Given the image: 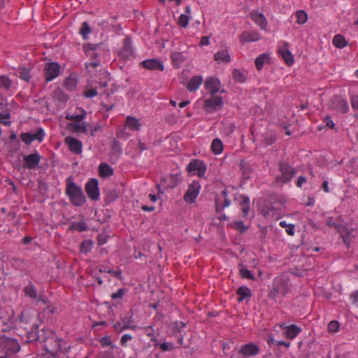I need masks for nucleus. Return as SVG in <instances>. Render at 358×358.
<instances>
[{"mask_svg":"<svg viewBox=\"0 0 358 358\" xmlns=\"http://www.w3.org/2000/svg\"><path fill=\"white\" fill-rule=\"evenodd\" d=\"M36 319L38 322H34L30 330L27 331V342L38 341L45 343V350L51 351L50 348H55V354L57 355H59V352H67L69 346H66V343L62 338L58 337L51 329L43 328L40 330L39 326L42 322L38 317Z\"/></svg>","mask_w":358,"mask_h":358,"instance_id":"f257e3e1","label":"nucleus"},{"mask_svg":"<svg viewBox=\"0 0 358 358\" xmlns=\"http://www.w3.org/2000/svg\"><path fill=\"white\" fill-rule=\"evenodd\" d=\"M65 194L71 204L76 207L83 206L87 201L82 187L74 182L72 176H69L66 178Z\"/></svg>","mask_w":358,"mask_h":358,"instance_id":"f03ea898","label":"nucleus"},{"mask_svg":"<svg viewBox=\"0 0 358 358\" xmlns=\"http://www.w3.org/2000/svg\"><path fill=\"white\" fill-rule=\"evenodd\" d=\"M21 345L17 339L6 335L0 336V358H15Z\"/></svg>","mask_w":358,"mask_h":358,"instance_id":"7ed1b4c3","label":"nucleus"},{"mask_svg":"<svg viewBox=\"0 0 358 358\" xmlns=\"http://www.w3.org/2000/svg\"><path fill=\"white\" fill-rule=\"evenodd\" d=\"M278 170L280 172V175L276 178V181L286 184L289 182L293 177L297 173L296 169L294 167L290 166V164L283 160L279 161Z\"/></svg>","mask_w":358,"mask_h":358,"instance_id":"20e7f679","label":"nucleus"},{"mask_svg":"<svg viewBox=\"0 0 358 358\" xmlns=\"http://www.w3.org/2000/svg\"><path fill=\"white\" fill-rule=\"evenodd\" d=\"M186 169L189 174L203 178L207 171V166L203 161L194 159L190 161Z\"/></svg>","mask_w":358,"mask_h":358,"instance_id":"39448f33","label":"nucleus"},{"mask_svg":"<svg viewBox=\"0 0 358 358\" xmlns=\"http://www.w3.org/2000/svg\"><path fill=\"white\" fill-rule=\"evenodd\" d=\"M224 105L223 98L220 96L212 95L204 101L203 108L207 113H213L220 110Z\"/></svg>","mask_w":358,"mask_h":358,"instance_id":"423d86ee","label":"nucleus"},{"mask_svg":"<svg viewBox=\"0 0 358 358\" xmlns=\"http://www.w3.org/2000/svg\"><path fill=\"white\" fill-rule=\"evenodd\" d=\"M85 192L88 197L94 201H99L100 198V191L99 187V181L96 178H90L85 184Z\"/></svg>","mask_w":358,"mask_h":358,"instance_id":"0eeeda50","label":"nucleus"},{"mask_svg":"<svg viewBox=\"0 0 358 358\" xmlns=\"http://www.w3.org/2000/svg\"><path fill=\"white\" fill-rule=\"evenodd\" d=\"M45 80L48 83L56 78L61 73V66L56 62L46 64L43 70Z\"/></svg>","mask_w":358,"mask_h":358,"instance_id":"6e6552de","label":"nucleus"},{"mask_svg":"<svg viewBox=\"0 0 358 358\" xmlns=\"http://www.w3.org/2000/svg\"><path fill=\"white\" fill-rule=\"evenodd\" d=\"M201 189L200 183L198 181H193L189 185L186 192L184 194V201L192 204L195 202Z\"/></svg>","mask_w":358,"mask_h":358,"instance_id":"1a4fd4ad","label":"nucleus"},{"mask_svg":"<svg viewBox=\"0 0 358 358\" xmlns=\"http://www.w3.org/2000/svg\"><path fill=\"white\" fill-rule=\"evenodd\" d=\"M330 108L341 113H345L349 109L347 101L338 95L334 96L331 98Z\"/></svg>","mask_w":358,"mask_h":358,"instance_id":"9d476101","label":"nucleus"},{"mask_svg":"<svg viewBox=\"0 0 358 358\" xmlns=\"http://www.w3.org/2000/svg\"><path fill=\"white\" fill-rule=\"evenodd\" d=\"M118 55L123 59H129L134 56V51L131 45V38L129 36L124 39V43L122 48L117 51Z\"/></svg>","mask_w":358,"mask_h":358,"instance_id":"9b49d317","label":"nucleus"},{"mask_svg":"<svg viewBox=\"0 0 358 358\" xmlns=\"http://www.w3.org/2000/svg\"><path fill=\"white\" fill-rule=\"evenodd\" d=\"M238 352L245 357H255L259 354L260 348L257 344L250 342L243 345Z\"/></svg>","mask_w":358,"mask_h":358,"instance_id":"f8f14e48","label":"nucleus"},{"mask_svg":"<svg viewBox=\"0 0 358 358\" xmlns=\"http://www.w3.org/2000/svg\"><path fill=\"white\" fill-rule=\"evenodd\" d=\"M140 66L150 71H162L164 69L163 62L157 58L145 59L140 63Z\"/></svg>","mask_w":358,"mask_h":358,"instance_id":"ddd939ff","label":"nucleus"},{"mask_svg":"<svg viewBox=\"0 0 358 358\" xmlns=\"http://www.w3.org/2000/svg\"><path fill=\"white\" fill-rule=\"evenodd\" d=\"M41 155L36 152L29 155H23L24 167L28 169H36L40 163Z\"/></svg>","mask_w":358,"mask_h":358,"instance_id":"4468645a","label":"nucleus"},{"mask_svg":"<svg viewBox=\"0 0 358 358\" xmlns=\"http://www.w3.org/2000/svg\"><path fill=\"white\" fill-rule=\"evenodd\" d=\"M22 141L27 145H29L34 140H37L38 142H41L45 136L44 130L42 128H38L37 132L34 134L30 133H22L21 134Z\"/></svg>","mask_w":358,"mask_h":358,"instance_id":"2eb2a0df","label":"nucleus"},{"mask_svg":"<svg viewBox=\"0 0 358 358\" xmlns=\"http://www.w3.org/2000/svg\"><path fill=\"white\" fill-rule=\"evenodd\" d=\"M64 141L72 153L78 155L82 152L83 143L80 141L73 136H69L65 138Z\"/></svg>","mask_w":358,"mask_h":358,"instance_id":"dca6fc26","label":"nucleus"},{"mask_svg":"<svg viewBox=\"0 0 358 358\" xmlns=\"http://www.w3.org/2000/svg\"><path fill=\"white\" fill-rule=\"evenodd\" d=\"M220 86L221 84L217 78H208L204 83L206 90L209 91L212 95H215L220 91Z\"/></svg>","mask_w":358,"mask_h":358,"instance_id":"f3484780","label":"nucleus"},{"mask_svg":"<svg viewBox=\"0 0 358 358\" xmlns=\"http://www.w3.org/2000/svg\"><path fill=\"white\" fill-rule=\"evenodd\" d=\"M261 39V35L257 31H244L239 36L241 43L255 42Z\"/></svg>","mask_w":358,"mask_h":358,"instance_id":"a211bd4d","label":"nucleus"},{"mask_svg":"<svg viewBox=\"0 0 358 358\" xmlns=\"http://www.w3.org/2000/svg\"><path fill=\"white\" fill-rule=\"evenodd\" d=\"M288 45L289 44L287 42H284V47L278 49V53L281 55L286 64L290 66L294 63V59L293 55L288 49Z\"/></svg>","mask_w":358,"mask_h":358,"instance_id":"6ab92c4d","label":"nucleus"},{"mask_svg":"<svg viewBox=\"0 0 358 358\" xmlns=\"http://www.w3.org/2000/svg\"><path fill=\"white\" fill-rule=\"evenodd\" d=\"M251 19L260 27L262 30H266L267 27V20L262 13L252 10L250 13Z\"/></svg>","mask_w":358,"mask_h":358,"instance_id":"aec40b11","label":"nucleus"},{"mask_svg":"<svg viewBox=\"0 0 358 358\" xmlns=\"http://www.w3.org/2000/svg\"><path fill=\"white\" fill-rule=\"evenodd\" d=\"M88 125V123H85V122H83L81 124L78 122H69L67 123V128L73 133H83L87 134V126Z\"/></svg>","mask_w":358,"mask_h":358,"instance_id":"412c9836","label":"nucleus"},{"mask_svg":"<svg viewBox=\"0 0 358 358\" xmlns=\"http://www.w3.org/2000/svg\"><path fill=\"white\" fill-rule=\"evenodd\" d=\"M273 285L275 287L276 292L282 296H285L288 292L287 283L282 278L275 279Z\"/></svg>","mask_w":358,"mask_h":358,"instance_id":"4be33fe9","label":"nucleus"},{"mask_svg":"<svg viewBox=\"0 0 358 358\" xmlns=\"http://www.w3.org/2000/svg\"><path fill=\"white\" fill-rule=\"evenodd\" d=\"M180 180H181L180 173H171L167 177V178H163L162 179V182H166V180H168L169 182L167 185V188L173 189L178 185Z\"/></svg>","mask_w":358,"mask_h":358,"instance_id":"5701e85b","label":"nucleus"},{"mask_svg":"<svg viewBox=\"0 0 358 358\" xmlns=\"http://www.w3.org/2000/svg\"><path fill=\"white\" fill-rule=\"evenodd\" d=\"M203 82V77L201 76H193L187 85V89L192 92L196 91Z\"/></svg>","mask_w":358,"mask_h":358,"instance_id":"b1692460","label":"nucleus"},{"mask_svg":"<svg viewBox=\"0 0 358 358\" xmlns=\"http://www.w3.org/2000/svg\"><path fill=\"white\" fill-rule=\"evenodd\" d=\"M119 191L115 188L108 189L105 191L104 201L108 205L117 199L119 197Z\"/></svg>","mask_w":358,"mask_h":358,"instance_id":"393cba45","label":"nucleus"},{"mask_svg":"<svg viewBox=\"0 0 358 358\" xmlns=\"http://www.w3.org/2000/svg\"><path fill=\"white\" fill-rule=\"evenodd\" d=\"M285 329L284 334L288 339H294L301 331V329L296 324H290Z\"/></svg>","mask_w":358,"mask_h":358,"instance_id":"a878e982","label":"nucleus"},{"mask_svg":"<svg viewBox=\"0 0 358 358\" xmlns=\"http://www.w3.org/2000/svg\"><path fill=\"white\" fill-rule=\"evenodd\" d=\"M114 173L113 169L108 164L101 162L99 166V175L100 177L107 178Z\"/></svg>","mask_w":358,"mask_h":358,"instance_id":"bb28decb","label":"nucleus"},{"mask_svg":"<svg viewBox=\"0 0 358 358\" xmlns=\"http://www.w3.org/2000/svg\"><path fill=\"white\" fill-rule=\"evenodd\" d=\"M52 99L55 101L66 103L69 100V96L59 87H57L53 92Z\"/></svg>","mask_w":358,"mask_h":358,"instance_id":"cd10ccee","label":"nucleus"},{"mask_svg":"<svg viewBox=\"0 0 358 358\" xmlns=\"http://www.w3.org/2000/svg\"><path fill=\"white\" fill-rule=\"evenodd\" d=\"M241 201L239 202V205L241 206V210L243 213V217H247L249 214V211L250 209V199L246 195H240L239 196Z\"/></svg>","mask_w":358,"mask_h":358,"instance_id":"c85d7f7f","label":"nucleus"},{"mask_svg":"<svg viewBox=\"0 0 358 358\" xmlns=\"http://www.w3.org/2000/svg\"><path fill=\"white\" fill-rule=\"evenodd\" d=\"M255 63L257 69L261 71L264 64L270 63V54L267 52L261 54L255 59Z\"/></svg>","mask_w":358,"mask_h":358,"instance_id":"c756f323","label":"nucleus"},{"mask_svg":"<svg viewBox=\"0 0 358 358\" xmlns=\"http://www.w3.org/2000/svg\"><path fill=\"white\" fill-rule=\"evenodd\" d=\"M236 294L238 296L237 301L238 302L243 301L246 298L252 296V292L247 286H241L236 290Z\"/></svg>","mask_w":358,"mask_h":358,"instance_id":"7c9ffc66","label":"nucleus"},{"mask_svg":"<svg viewBox=\"0 0 358 358\" xmlns=\"http://www.w3.org/2000/svg\"><path fill=\"white\" fill-rule=\"evenodd\" d=\"M23 292L26 296L31 299H36L38 298L37 290L31 281L23 288Z\"/></svg>","mask_w":358,"mask_h":358,"instance_id":"2f4dec72","label":"nucleus"},{"mask_svg":"<svg viewBox=\"0 0 358 358\" xmlns=\"http://www.w3.org/2000/svg\"><path fill=\"white\" fill-rule=\"evenodd\" d=\"M35 318L34 313L27 310H22L19 315L20 322L26 324H31Z\"/></svg>","mask_w":358,"mask_h":358,"instance_id":"473e14b6","label":"nucleus"},{"mask_svg":"<svg viewBox=\"0 0 358 358\" xmlns=\"http://www.w3.org/2000/svg\"><path fill=\"white\" fill-rule=\"evenodd\" d=\"M69 230L83 232L88 230V226L83 220H81L80 222H73L71 223Z\"/></svg>","mask_w":358,"mask_h":358,"instance_id":"72a5a7b5","label":"nucleus"},{"mask_svg":"<svg viewBox=\"0 0 358 358\" xmlns=\"http://www.w3.org/2000/svg\"><path fill=\"white\" fill-rule=\"evenodd\" d=\"M104 46L103 43H86L83 45V50L87 55H90L91 52L95 50H101L102 47Z\"/></svg>","mask_w":358,"mask_h":358,"instance_id":"f704fd0d","label":"nucleus"},{"mask_svg":"<svg viewBox=\"0 0 358 358\" xmlns=\"http://www.w3.org/2000/svg\"><path fill=\"white\" fill-rule=\"evenodd\" d=\"M99 343L103 348L110 347L109 350H115V352H118L120 350V348L112 343L109 336L101 338Z\"/></svg>","mask_w":358,"mask_h":358,"instance_id":"c9c22d12","label":"nucleus"},{"mask_svg":"<svg viewBox=\"0 0 358 358\" xmlns=\"http://www.w3.org/2000/svg\"><path fill=\"white\" fill-rule=\"evenodd\" d=\"M214 59L217 62H223L225 63H229L231 60L229 54L227 50H225L216 52L214 55Z\"/></svg>","mask_w":358,"mask_h":358,"instance_id":"e433bc0d","label":"nucleus"},{"mask_svg":"<svg viewBox=\"0 0 358 358\" xmlns=\"http://www.w3.org/2000/svg\"><path fill=\"white\" fill-rule=\"evenodd\" d=\"M171 58L173 65L177 67H179V66L186 59V57L183 55V54L179 52H172L171 55Z\"/></svg>","mask_w":358,"mask_h":358,"instance_id":"4c0bfd02","label":"nucleus"},{"mask_svg":"<svg viewBox=\"0 0 358 358\" xmlns=\"http://www.w3.org/2000/svg\"><path fill=\"white\" fill-rule=\"evenodd\" d=\"M211 150L215 155L220 154L223 150V143L219 138H215L211 143Z\"/></svg>","mask_w":358,"mask_h":358,"instance_id":"58836bf2","label":"nucleus"},{"mask_svg":"<svg viewBox=\"0 0 358 358\" xmlns=\"http://www.w3.org/2000/svg\"><path fill=\"white\" fill-rule=\"evenodd\" d=\"M232 76H233V79L236 82L241 83H245L247 79V76L245 74V73L241 71L240 70H238L237 69H235L233 70Z\"/></svg>","mask_w":358,"mask_h":358,"instance_id":"ea45409f","label":"nucleus"},{"mask_svg":"<svg viewBox=\"0 0 358 358\" xmlns=\"http://www.w3.org/2000/svg\"><path fill=\"white\" fill-rule=\"evenodd\" d=\"M93 246L92 240H84L80 245V251L82 253L87 254L91 252Z\"/></svg>","mask_w":358,"mask_h":358,"instance_id":"a19ab883","label":"nucleus"},{"mask_svg":"<svg viewBox=\"0 0 358 358\" xmlns=\"http://www.w3.org/2000/svg\"><path fill=\"white\" fill-rule=\"evenodd\" d=\"M332 42L337 48H343L347 45L345 38L341 34L334 36Z\"/></svg>","mask_w":358,"mask_h":358,"instance_id":"79ce46f5","label":"nucleus"},{"mask_svg":"<svg viewBox=\"0 0 358 358\" xmlns=\"http://www.w3.org/2000/svg\"><path fill=\"white\" fill-rule=\"evenodd\" d=\"M127 124L129 129L135 130H139L141 125L138 119L131 116L127 117Z\"/></svg>","mask_w":358,"mask_h":358,"instance_id":"37998d69","label":"nucleus"},{"mask_svg":"<svg viewBox=\"0 0 358 358\" xmlns=\"http://www.w3.org/2000/svg\"><path fill=\"white\" fill-rule=\"evenodd\" d=\"M87 116V111L81 109V113L79 115H67L66 119L73 121L74 122H79L84 120Z\"/></svg>","mask_w":358,"mask_h":358,"instance_id":"c03bdc74","label":"nucleus"},{"mask_svg":"<svg viewBox=\"0 0 358 358\" xmlns=\"http://www.w3.org/2000/svg\"><path fill=\"white\" fill-rule=\"evenodd\" d=\"M92 29L87 22H83L82 23L81 28L80 29V34L83 36V39L86 40L88 38V35L92 32Z\"/></svg>","mask_w":358,"mask_h":358,"instance_id":"a18cd8bd","label":"nucleus"},{"mask_svg":"<svg viewBox=\"0 0 358 358\" xmlns=\"http://www.w3.org/2000/svg\"><path fill=\"white\" fill-rule=\"evenodd\" d=\"M77 85V80L72 77L67 78L64 82V86L69 91H73L76 90Z\"/></svg>","mask_w":358,"mask_h":358,"instance_id":"49530a36","label":"nucleus"},{"mask_svg":"<svg viewBox=\"0 0 358 358\" xmlns=\"http://www.w3.org/2000/svg\"><path fill=\"white\" fill-rule=\"evenodd\" d=\"M230 204H231V201L229 200V198L224 199V201H223L222 204H220L219 199H215V211H216V213H220L222 212L223 209L224 208L229 206Z\"/></svg>","mask_w":358,"mask_h":358,"instance_id":"de8ad7c7","label":"nucleus"},{"mask_svg":"<svg viewBox=\"0 0 358 358\" xmlns=\"http://www.w3.org/2000/svg\"><path fill=\"white\" fill-rule=\"evenodd\" d=\"M19 73V77L27 82H29L31 76H30V71L28 68H26L24 66H22L19 68L18 70Z\"/></svg>","mask_w":358,"mask_h":358,"instance_id":"09e8293b","label":"nucleus"},{"mask_svg":"<svg viewBox=\"0 0 358 358\" xmlns=\"http://www.w3.org/2000/svg\"><path fill=\"white\" fill-rule=\"evenodd\" d=\"M295 17L296 18V22L300 24H304L308 20L307 13L303 10H300L296 12Z\"/></svg>","mask_w":358,"mask_h":358,"instance_id":"8fccbe9b","label":"nucleus"},{"mask_svg":"<svg viewBox=\"0 0 358 358\" xmlns=\"http://www.w3.org/2000/svg\"><path fill=\"white\" fill-rule=\"evenodd\" d=\"M239 274L242 278L255 280V278L252 272L247 268L242 267L239 270Z\"/></svg>","mask_w":358,"mask_h":358,"instance_id":"3c124183","label":"nucleus"},{"mask_svg":"<svg viewBox=\"0 0 358 358\" xmlns=\"http://www.w3.org/2000/svg\"><path fill=\"white\" fill-rule=\"evenodd\" d=\"M12 81L10 79L6 76H0V87H3L6 90H9L11 87Z\"/></svg>","mask_w":358,"mask_h":358,"instance_id":"603ef678","label":"nucleus"},{"mask_svg":"<svg viewBox=\"0 0 358 358\" xmlns=\"http://www.w3.org/2000/svg\"><path fill=\"white\" fill-rule=\"evenodd\" d=\"M279 224L280 227L286 228V232L289 236H294L295 229V225L294 224H287L285 221H281Z\"/></svg>","mask_w":358,"mask_h":358,"instance_id":"864d4df0","label":"nucleus"},{"mask_svg":"<svg viewBox=\"0 0 358 358\" xmlns=\"http://www.w3.org/2000/svg\"><path fill=\"white\" fill-rule=\"evenodd\" d=\"M264 141L266 145H271L276 141V136L273 133H266Z\"/></svg>","mask_w":358,"mask_h":358,"instance_id":"5fc2aeb1","label":"nucleus"},{"mask_svg":"<svg viewBox=\"0 0 358 358\" xmlns=\"http://www.w3.org/2000/svg\"><path fill=\"white\" fill-rule=\"evenodd\" d=\"M326 225L334 227L339 231L343 228V224L338 223L333 217H330L326 221Z\"/></svg>","mask_w":358,"mask_h":358,"instance_id":"6e6d98bb","label":"nucleus"},{"mask_svg":"<svg viewBox=\"0 0 358 358\" xmlns=\"http://www.w3.org/2000/svg\"><path fill=\"white\" fill-rule=\"evenodd\" d=\"M189 21V17L188 15L185 14H181L178 18V24L182 28H185L187 27Z\"/></svg>","mask_w":358,"mask_h":358,"instance_id":"4d7b16f0","label":"nucleus"},{"mask_svg":"<svg viewBox=\"0 0 358 358\" xmlns=\"http://www.w3.org/2000/svg\"><path fill=\"white\" fill-rule=\"evenodd\" d=\"M233 227L241 234L245 232L248 229V227L244 224L243 221L234 222Z\"/></svg>","mask_w":358,"mask_h":358,"instance_id":"13d9d810","label":"nucleus"},{"mask_svg":"<svg viewBox=\"0 0 358 358\" xmlns=\"http://www.w3.org/2000/svg\"><path fill=\"white\" fill-rule=\"evenodd\" d=\"M127 292L126 289L124 288H120L117 292L113 293L111 294V298L113 300H121L123 299L124 296L125 295Z\"/></svg>","mask_w":358,"mask_h":358,"instance_id":"bf43d9fd","label":"nucleus"},{"mask_svg":"<svg viewBox=\"0 0 358 358\" xmlns=\"http://www.w3.org/2000/svg\"><path fill=\"white\" fill-rule=\"evenodd\" d=\"M115 350H108L100 352L96 357V358H113Z\"/></svg>","mask_w":358,"mask_h":358,"instance_id":"052dcab7","label":"nucleus"},{"mask_svg":"<svg viewBox=\"0 0 358 358\" xmlns=\"http://www.w3.org/2000/svg\"><path fill=\"white\" fill-rule=\"evenodd\" d=\"M50 350H45V353H42L40 358H58L59 355L55 354V348H50Z\"/></svg>","mask_w":358,"mask_h":358,"instance_id":"680f3d73","label":"nucleus"},{"mask_svg":"<svg viewBox=\"0 0 358 358\" xmlns=\"http://www.w3.org/2000/svg\"><path fill=\"white\" fill-rule=\"evenodd\" d=\"M111 151L113 154H115V155L116 154L119 155L122 152L121 144L116 139H113V141Z\"/></svg>","mask_w":358,"mask_h":358,"instance_id":"e2e57ef3","label":"nucleus"},{"mask_svg":"<svg viewBox=\"0 0 358 358\" xmlns=\"http://www.w3.org/2000/svg\"><path fill=\"white\" fill-rule=\"evenodd\" d=\"M340 324L336 320H332L328 324V331L329 332L335 333L339 329Z\"/></svg>","mask_w":358,"mask_h":358,"instance_id":"0e129e2a","label":"nucleus"},{"mask_svg":"<svg viewBox=\"0 0 358 358\" xmlns=\"http://www.w3.org/2000/svg\"><path fill=\"white\" fill-rule=\"evenodd\" d=\"M145 334L150 337L152 341H156V336L154 334L152 326H148L143 328Z\"/></svg>","mask_w":358,"mask_h":358,"instance_id":"69168bd1","label":"nucleus"},{"mask_svg":"<svg viewBox=\"0 0 358 358\" xmlns=\"http://www.w3.org/2000/svg\"><path fill=\"white\" fill-rule=\"evenodd\" d=\"M160 348L162 352L171 351L174 349V344L173 343L164 342L160 344Z\"/></svg>","mask_w":358,"mask_h":358,"instance_id":"338daca9","label":"nucleus"},{"mask_svg":"<svg viewBox=\"0 0 358 358\" xmlns=\"http://www.w3.org/2000/svg\"><path fill=\"white\" fill-rule=\"evenodd\" d=\"M108 236L106 234H99L96 236L97 244L99 245H104L108 241Z\"/></svg>","mask_w":358,"mask_h":358,"instance_id":"774afa93","label":"nucleus"}]
</instances>
